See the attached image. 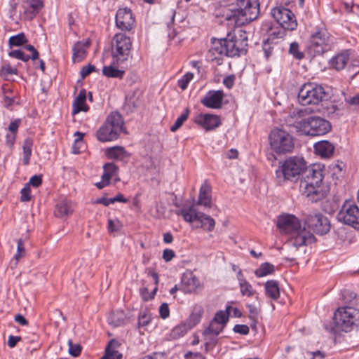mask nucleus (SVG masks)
<instances>
[{"label":"nucleus","mask_w":359,"mask_h":359,"mask_svg":"<svg viewBox=\"0 0 359 359\" xmlns=\"http://www.w3.org/2000/svg\"><path fill=\"white\" fill-rule=\"evenodd\" d=\"M247 41L246 32L241 30L239 31V39L229 34L227 38L215 39L209 51L212 62L219 65L224 56L234 57L245 53Z\"/></svg>","instance_id":"f257e3e1"},{"label":"nucleus","mask_w":359,"mask_h":359,"mask_svg":"<svg viewBox=\"0 0 359 359\" xmlns=\"http://www.w3.org/2000/svg\"><path fill=\"white\" fill-rule=\"evenodd\" d=\"M277 226L283 234L290 236L288 243L298 249L315 241L313 234L305 227L302 228L299 219L292 215H283L278 217Z\"/></svg>","instance_id":"f03ea898"},{"label":"nucleus","mask_w":359,"mask_h":359,"mask_svg":"<svg viewBox=\"0 0 359 359\" xmlns=\"http://www.w3.org/2000/svg\"><path fill=\"white\" fill-rule=\"evenodd\" d=\"M306 109L294 110L291 116L295 118L294 126L305 135L310 136L323 135L331 130L330 122L319 116L303 118Z\"/></svg>","instance_id":"7ed1b4c3"},{"label":"nucleus","mask_w":359,"mask_h":359,"mask_svg":"<svg viewBox=\"0 0 359 359\" xmlns=\"http://www.w3.org/2000/svg\"><path fill=\"white\" fill-rule=\"evenodd\" d=\"M231 6L222 8V17L228 21H232L235 24L238 22L240 16L245 17L246 20L256 19L259 13V3L257 0H231Z\"/></svg>","instance_id":"20e7f679"},{"label":"nucleus","mask_w":359,"mask_h":359,"mask_svg":"<svg viewBox=\"0 0 359 359\" xmlns=\"http://www.w3.org/2000/svg\"><path fill=\"white\" fill-rule=\"evenodd\" d=\"M306 176L300 181L299 189L302 194L313 202H317L325 197V194L320 187L323 180V172L320 169L307 168Z\"/></svg>","instance_id":"39448f33"},{"label":"nucleus","mask_w":359,"mask_h":359,"mask_svg":"<svg viewBox=\"0 0 359 359\" xmlns=\"http://www.w3.org/2000/svg\"><path fill=\"white\" fill-rule=\"evenodd\" d=\"M307 168L302 157L292 156L285 160L276 170V180L282 184L286 181L297 182Z\"/></svg>","instance_id":"423d86ee"},{"label":"nucleus","mask_w":359,"mask_h":359,"mask_svg":"<svg viewBox=\"0 0 359 359\" xmlns=\"http://www.w3.org/2000/svg\"><path fill=\"white\" fill-rule=\"evenodd\" d=\"M335 328L346 332L359 327V309L350 305L339 307L334 313Z\"/></svg>","instance_id":"0eeeda50"},{"label":"nucleus","mask_w":359,"mask_h":359,"mask_svg":"<svg viewBox=\"0 0 359 359\" xmlns=\"http://www.w3.org/2000/svg\"><path fill=\"white\" fill-rule=\"evenodd\" d=\"M123 124L121 115L116 111L111 112L97 131V140L102 142L116 140L123 130Z\"/></svg>","instance_id":"6e6552de"},{"label":"nucleus","mask_w":359,"mask_h":359,"mask_svg":"<svg viewBox=\"0 0 359 359\" xmlns=\"http://www.w3.org/2000/svg\"><path fill=\"white\" fill-rule=\"evenodd\" d=\"M132 41L123 33L114 35L111 41V56L113 65H120L131 57Z\"/></svg>","instance_id":"1a4fd4ad"},{"label":"nucleus","mask_w":359,"mask_h":359,"mask_svg":"<svg viewBox=\"0 0 359 359\" xmlns=\"http://www.w3.org/2000/svg\"><path fill=\"white\" fill-rule=\"evenodd\" d=\"M271 149L279 154L290 153L294 148V139L285 130L275 128L269 137Z\"/></svg>","instance_id":"9d476101"},{"label":"nucleus","mask_w":359,"mask_h":359,"mask_svg":"<svg viewBox=\"0 0 359 359\" xmlns=\"http://www.w3.org/2000/svg\"><path fill=\"white\" fill-rule=\"evenodd\" d=\"M325 97L323 87L315 83L304 84L298 93L299 101L302 105L318 104Z\"/></svg>","instance_id":"9b49d317"},{"label":"nucleus","mask_w":359,"mask_h":359,"mask_svg":"<svg viewBox=\"0 0 359 359\" xmlns=\"http://www.w3.org/2000/svg\"><path fill=\"white\" fill-rule=\"evenodd\" d=\"M179 214L187 222H198L200 223V225L196 227L203 228L208 231H212L215 228V219L205 213L198 212L194 206L182 208L180 210Z\"/></svg>","instance_id":"f8f14e48"},{"label":"nucleus","mask_w":359,"mask_h":359,"mask_svg":"<svg viewBox=\"0 0 359 359\" xmlns=\"http://www.w3.org/2000/svg\"><path fill=\"white\" fill-rule=\"evenodd\" d=\"M333 39L325 29H320L310 38L309 48L315 53L322 54L329 50L333 45Z\"/></svg>","instance_id":"ddd939ff"},{"label":"nucleus","mask_w":359,"mask_h":359,"mask_svg":"<svg viewBox=\"0 0 359 359\" xmlns=\"http://www.w3.org/2000/svg\"><path fill=\"white\" fill-rule=\"evenodd\" d=\"M304 224L313 232L323 235L330 231V222L329 219L320 212H313L306 215Z\"/></svg>","instance_id":"4468645a"},{"label":"nucleus","mask_w":359,"mask_h":359,"mask_svg":"<svg viewBox=\"0 0 359 359\" xmlns=\"http://www.w3.org/2000/svg\"><path fill=\"white\" fill-rule=\"evenodd\" d=\"M271 14L280 26L289 31L297 29V20L294 13L290 9L283 6H277L272 9Z\"/></svg>","instance_id":"2eb2a0df"},{"label":"nucleus","mask_w":359,"mask_h":359,"mask_svg":"<svg viewBox=\"0 0 359 359\" xmlns=\"http://www.w3.org/2000/svg\"><path fill=\"white\" fill-rule=\"evenodd\" d=\"M337 219L344 224L359 229V208L355 205L345 203L338 212Z\"/></svg>","instance_id":"dca6fc26"},{"label":"nucleus","mask_w":359,"mask_h":359,"mask_svg":"<svg viewBox=\"0 0 359 359\" xmlns=\"http://www.w3.org/2000/svg\"><path fill=\"white\" fill-rule=\"evenodd\" d=\"M135 22L131 11L127 8H120L116 15V25L121 30H130Z\"/></svg>","instance_id":"f3484780"},{"label":"nucleus","mask_w":359,"mask_h":359,"mask_svg":"<svg viewBox=\"0 0 359 359\" xmlns=\"http://www.w3.org/2000/svg\"><path fill=\"white\" fill-rule=\"evenodd\" d=\"M201 289V286L198 278L192 273L184 274L182 278L180 290L184 293L196 292Z\"/></svg>","instance_id":"a211bd4d"},{"label":"nucleus","mask_w":359,"mask_h":359,"mask_svg":"<svg viewBox=\"0 0 359 359\" xmlns=\"http://www.w3.org/2000/svg\"><path fill=\"white\" fill-rule=\"evenodd\" d=\"M224 93L222 90L210 91L202 100L201 103L211 109H219L222 105Z\"/></svg>","instance_id":"6ab92c4d"},{"label":"nucleus","mask_w":359,"mask_h":359,"mask_svg":"<svg viewBox=\"0 0 359 359\" xmlns=\"http://www.w3.org/2000/svg\"><path fill=\"white\" fill-rule=\"evenodd\" d=\"M195 122L206 130H214L220 124L219 117L212 114H200L196 117Z\"/></svg>","instance_id":"aec40b11"},{"label":"nucleus","mask_w":359,"mask_h":359,"mask_svg":"<svg viewBox=\"0 0 359 359\" xmlns=\"http://www.w3.org/2000/svg\"><path fill=\"white\" fill-rule=\"evenodd\" d=\"M211 186L208 180H205L201 185L199 191L198 200L197 205H203L205 208H211L212 198H211Z\"/></svg>","instance_id":"412c9836"},{"label":"nucleus","mask_w":359,"mask_h":359,"mask_svg":"<svg viewBox=\"0 0 359 359\" xmlns=\"http://www.w3.org/2000/svg\"><path fill=\"white\" fill-rule=\"evenodd\" d=\"M314 149L316 154L319 155L321 158H328L333 155L334 146L331 142L323 140L316 142L314 144Z\"/></svg>","instance_id":"4be33fe9"},{"label":"nucleus","mask_w":359,"mask_h":359,"mask_svg":"<svg viewBox=\"0 0 359 359\" xmlns=\"http://www.w3.org/2000/svg\"><path fill=\"white\" fill-rule=\"evenodd\" d=\"M89 46L90 41L88 40L77 42L73 47V62L81 61L84 58L86 49Z\"/></svg>","instance_id":"5701e85b"},{"label":"nucleus","mask_w":359,"mask_h":359,"mask_svg":"<svg viewBox=\"0 0 359 359\" xmlns=\"http://www.w3.org/2000/svg\"><path fill=\"white\" fill-rule=\"evenodd\" d=\"M86 93L85 90H81L78 96L76 97L73 102V114H76L80 111H88L89 109L88 106L86 104Z\"/></svg>","instance_id":"b1692460"},{"label":"nucleus","mask_w":359,"mask_h":359,"mask_svg":"<svg viewBox=\"0 0 359 359\" xmlns=\"http://www.w3.org/2000/svg\"><path fill=\"white\" fill-rule=\"evenodd\" d=\"M74 206L71 201H62L57 204L55 210V215L57 217H65L71 215Z\"/></svg>","instance_id":"393cba45"},{"label":"nucleus","mask_w":359,"mask_h":359,"mask_svg":"<svg viewBox=\"0 0 359 359\" xmlns=\"http://www.w3.org/2000/svg\"><path fill=\"white\" fill-rule=\"evenodd\" d=\"M237 278L239 283L240 290L243 296L248 297H252L255 293L252 286L243 277L242 271L240 270L237 274Z\"/></svg>","instance_id":"a878e982"},{"label":"nucleus","mask_w":359,"mask_h":359,"mask_svg":"<svg viewBox=\"0 0 359 359\" xmlns=\"http://www.w3.org/2000/svg\"><path fill=\"white\" fill-rule=\"evenodd\" d=\"M265 292L268 297L273 300H276L280 297V288L278 283L276 280H268L265 283Z\"/></svg>","instance_id":"bb28decb"},{"label":"nucleus","mask_w":359,"mask_h":359,"mask_svg":"<svg viewBox=\"0 0 359 359\" xmlns=\"http://www.w3.org/2000/svg\"><path fill=\"white\" fill-rule=\"evenodd\" d=\"M348 60V54L347 53H342L333 57L330 61V64L337 70H341L345 67Z\"/></svg>","instance_id":"cd10ccee"},{"label":"nucleus","mask_w":359,"mask_h":359,"mask_svg":"<svg viewBox=\"0 0 359 359\" xmlns=\"http://www.w3.org/2000/svg\"><path fill=\"white\" fill-rule=\"evenodd\" d=\"M106 154L109 158L116 160H123L127 156V152L121 146L108 148L106 151Z\"/></svg>","instance_id":"c85d7f7f"},{"label":"nucleus","mask_w":359,"mask_h":359,"mask_svg":"<svg viewBox=\"0 0 359 359\" xmlns=\"http://www.w3.org/2000/svg\"><path fill=\"white\" fill-rule=\"evenodd\" d=\"M203 312L202 306L196 305L194 306L192 313L187 320L191 327H194L200 323Z\"/></svg>","instance_id":"c756f323"},{"label":"nucleus","mask_w":359,"mask_h":359,"mask_svg":"<svg viewBox=\"0 0 359 359\" xmlns=\"http://www.w3.org/2000/svg\"><path fill=\"white\" fill-rule=\"evenodd\" d=\"M192 327L186 321L175 326L170 332V337L177 339L183 337Z\"/></svg>","instance_id":"7c9ffc66"},{"label":"nucleus","mask_w":359,"mask_h":359,"mask_svg":"<svg viewBox=\"0 0 359 359\" xmlns=\"http://www.w3.org/2000/svg\"><path fill=\"white\" fill-rule=\"evenodd\" d=\"M287 29H285L282 26H279L277 27H271L268 30V39L269 41H271V43H274V40L276 39H283L286 34Z\"/></svg>","instance_id":"2f4dec72"},{"label":"nucleus","mask_w":359,"mask_h":359,"mask_svg":"<svg viewBox=\"0 0 359 359\" xmlns=\"http://www.w3.org/2000/svg\"><path fill=\"white\" fill-rule=\"evenodd\" d=\"M33 146V140L32 138H26L22 144L23 149V163L28 165L29 163Z\"/></svg>","instance_id":"473e14b6"},{"label":"nucleus","mask_w":359,"mask_h":359,"mask_svg":"<svg viewBox=\"0 0 359 359\" xmlns=\"http://www.w3.org/2000/svg\"><path fill=\"white\" fill-rule=\"evenodd\" d=\"M102 73L107 77L122 79L125 72L118 69L113 65H109L103 67Z\"/></svg>","instance_id":"72a5a7b5"},{"label":"nucleus","mask_w":359,"mask_h":359,"mask_svg":"<svg viewBox=\"0 0 359 359\" xmlns=\"http://www.w3.org/2000/svg\"><path fill=\"white\" fill-rule=\"evenodd\" d=\"M117 342L115 340L110 341L106 348L105 354L101 359H121L122 355L117 351L112 350V348H114Z\"/></svg>","instance_id":"f704fd0d"},{"label":"nucleus","mask_w":359,"mask_h":359,"mask_svg":"<svg viewBox=\"0 0 359 359\" xmlns=\"http://www.w3.org/2000/svg\"><path fill=\"white\" fill-rule=\"evenodd\" d=\"M18 74V69L11 67L8 63L3 65L0 69V77L5 80H10L13 75Z\"/></svg>","instance_id":"c9c22d12"},{"label":"nucleus","mask_w":359,"mask_h":359,"mask_svg":"<svg viewBox=\"0 0 359 359\" xmlns=\"http://www.w3.org/2000/svg\"><path fill=\"white\" fill-rule=\"evenodd\" d=\"M274 266L269 262H265L256 269L255 273L257 277H264L274 272Z\"/></svg>","instance_id":"e433bc0d"},{"label":"nucleus","mask_w":359,"mask_h":359,"mask_svg":"<svg viewBox=\"0 0 359 359\" xmlns=\"http://www.w3.org/2000/svg\"><path fill=\"white\" fill-rule=\"evenodd\" d=\"M224 325L215 323V321H211L209 327L204 331L205 336L214 335L217 336L224 329Z\"/></svg>","instance_id":"4c0bfd02"},{"label":"nucleus","mask_w":359,"mask_h":359,"mask_svg":"<svg viewBox=\"0 0 359 359\" xmlns=\"http://www.w3.org/2000/svg\"><path fill=\"white\" fill-rule=\"evenodd\" d=\"M27 4L29 8H27V12L32 14H36L43 7V0H27Z\"/></svg>","instance_id":"58836bf2"},{"label":"nucleus","mask_w":359,"mask_h":359,"mask_svg":"<svg viewBox=\"0 0 359 359\" xmlns=\"http://www.w3.org/2000/svg\"><path fill=\"white\" fill-rule=\"evenodd\" d=\"M109 324L118 327L123 324L124 316L123 313H112L108 318Z\"/></svg>","instance_id":"ea45409f"},{"label":"nucleus","mask_w":359,"mask_h":359,"mask_svg":"<svg viewBox=\"0 0 359 359\" xmlns=\"http://www.w3.org/2000/svg\"><path fill=\"white\" fill-rule=\"evenodd\" d=\"M189 114V109L187 108L185 111L177 118L175 123L170 127L172 132L177 131L188 118Z\"/></svg>","instance_id":"a19ab883"},{"label":"nucleus","mask_w":359,"mask_h":359,"mask_svg":"<svg viewBox=\"0 0 359 359\" xmlns=\"http://www.w3.org/2000/svg\"><path fill=\"white\" fill-rule=\"evenodd\" d=\"M2 91L4 95V105L8 107L14 102V97L12 96L13 90L8 85H4L2 87Z\"/></svg>","instance_id":"79ce46f5"},{"label":"nucleus","mask_w":359,"mask_h":359,"mask_svg":"<svg viewBox=\"0 0 359 359\" xmlns=\"http://www.w3.org/2000/svg\"><path fill=\"white\" fill-rule=\"evenodd\" d=\"M343 300L346 305L355 306L356 305V294L349 290H344L342 294Z\"/></svg>","instance_id":"37998d69"},{"label":"nucleus","mask_w":359,"mask_h":359,"mask_svg":"<svg viewBox=\"0 0 359 359\" xmlns=\"http://www.w3.org/2000/svg\"><path fill=\"white\" fill-rule=\"evenodd\" d=\"M9 44L11 46H19L27 42V39L24 33H20L15 36H13L9 39Z\"/></svg>","instance_id":"c03bdc74"},{"label":"nucleus","mask_w":359,"mask_h":359,"mask_svg":"<svg viewBox=\"0 0 359 359\" xmlns=\"http://www.w3.org/2000/svg\"><path fill=\"white\" fill-rule=\"evenodd\" d=\"M229 320V313L227 311H219L216 313L213 320L215 323L222 324L225 326Z\"/></svg>","instance_id":"a18cd8bd"},{"label":"nucleus","mask_w":359,"mask_h":359,"mask_svg":"<svg viewBox=\"0 0 359 359\" xmlns=\"http://www.w3.org/2000/svg\"><path fill=\"white\" fill-rule=\"evenodd\" d=\"M25 254V249L24 247V242H23L22 239L20 238L18 241L17 252L14 256V259L15 261V266H16L18 264L19 259L21 257H24Z\"/></svg>","instance_id":"49530a36"},{"label":"nucleus","mask_w":359,"mask_h":359,"mask_svg":"<svg viewBox=\"0 0 359 359\" xmlns=\"http://www.w3.org/2000/svg\"><path fill=\"white\" fill-rule=\"evenodd\" d=\"M69 353L73 357H77L81 354L82 347L79 344H73L72 340L68 341Z\"/></svg>","instance_id":"de8ad7c7"},{"label":"nucleus","mask_w":359,"mask_h":359,"mask_svg":"<svg viewBox=\"0 0 359 359\" xmlns=\"http://www.w3.org/2000/svg\"><path fill=\"white\" fill-rule=\"evenodd\" d=\"M157 290L158 287L157 286H156L151 291V292L149 293L147 287H142L140 290V292L142 299L147 302L150 299H152L154 297Z\"/></svg>","instance_id":"09e8293b"},{"label":"nucleus","mask_w":359,"mask_h":359,"mask_svg":"<svg viewBox=\"0 0 359 359\" xmlns=\"http://www.w3.org/2000/svg\"><path fill=\"white\" fill-rule=\"evenodd\" d=\"M151 320V316L149 313L146 311L140 313L138 317L139 327L147 326L150 323Z\"/></svg>","instance_id":"8fccbe9b"},{"label":"nucleus","mask_w":359,"mask_h":359,"mask_svg":"<svg viewBox=\"0 0 359 359\" xmlns=\"http://www.w3.org/2000/svg\"><path fill=\"white\" fill-rule=\"evenodd\" d=\"M194 74L192 73H187L182 79L178 81V86L182 90H185L191 80H192Z\"/></svg>","instance_id":"3c124183"},{"label":"nucleus","mask_w":359,"mask_h":359,"mask_svg":"<svg viewBox=\"0 0 359 359\" xmlns=\"http://www.w3.org/2000/svg\"><path fill=\"white\" fill-rule=\"evenodd\" d=\"M123 225L118 219H108V230L109 232L118 231L122 228Z\"/></svg>","instance_id":"603ef678"},{"label":"nucleus","mask_w":359,"mask_h":359,"mask_svg":"<svg viewBox=\"0 0 359 359\" xmlns=\"http://www.w3.org/2000/svg\"><path fill=\"white\" fill-rule=\"evenodd\" d=\"M289 52L297 59L299 60L304 57L303 53L299 50V45L296 42L290 44Z\"/></svg>","instance_id":"864d4df0"},{"label":"nucleus","mask_w":359,"mask_h":359,"mask_svg":"<svg viewBox=\"0 0 359 359\" xmlns=\"http://www.w3.org/2000/svg\"><path fill=\"white\" fill-rule=\"evenodd\" d=\"M103 168L104 172L109 174V176L111 177L115 175L117 172V167L112 163H106Z\"/></svg>","instance_id":"5fc2aeb1"},{"label":"nucleus","mask_w":359,"mask_h":359,"mask_svg":"<svg viewBox=\"0 0 359 359\" xmlns=\"http://www.w3.org/2000/svg\"><path fill=\"white\" fill-rule=\"evenodd\" d=\"M31 200V189L29 185H26L21 190V201H29Z\"/></svg>","instance_id":"6e6d98bb"},{"label":"nucleus","mask_w":359,"mask_h":359,"mask_svg":"<svg viewBox=\"0 0 359 359\" xmlns=\"http://www.w3.org/2000/svg\"><path fill=\"white\" fill-rule=\"evenodd\" d=\"M160 316L163 319L167 318L170 315V310L167 303H163L159 308Z\"/></svg>","instance_id":"4d7b16f0"},{"label":"nucleus","mask_w":359,"mask_h":359,"mask_svg":"<svg viewBox=\"0 0 359 359\" xmlns=\"http://www.w3.org/2000/svg\"><path fill=\"white\" fill-rule=\"evenodd\" d=\"M95 71V67L91 65H88L87 66H84L81 69V76L82 79L86 78L88 76L91 72Z\"/></svg>","instance_id":"13d9d810"},{"label":"nucleus","mask_w":359,"mask_h":359,"mask_svg":"<svg viewBox=\"0 0 359 359\" xmlns=\"http://www.w3.org/2000/svg\"><path fill=\"white\" fill-rule=\"evenodd\" d=\"M272 43H271V41H269V40L264 43L263 50L266 59H268L273 53V48L271 46Z\"/></svg>","instance_id":"bf43d9fd"},{"label":"nucleus","mask_w":359,"mask_h":359,"mask_svg":"<svg viewBox=\"0 0 359 359\" xmlns=\"http://www.w3.org/2000/svg\"><path fill=\"white\" fill-rule=\"evenodd\" d=\"M233 330L236 333H239L245 335L249 333V327L245 325H236Z\"/></svg>","instance_id":"052dcab7"},{"label":"nucleus","mask_w":359,"mask_h":359,"mask_svg":"<svg viewBox=\"0 0 359 359\" xmlns=\"http://www.w3.org/2000/svg\"><path fill=\"white\" fill-rule=\"evenodd\" d=\"M247 308L248 309V311L250 313V318L255 320L259 314L257 308L252 304L247 305Z\"/></svg>","instance_id":"680f3d73"},{"label":"nucleus","mask_w":359,"mask_h":359,"mask_svg":"<svg viewBox=\"0 0 359 359\" xmlns=\"http://www.w3.org/2000/svg\"><path fill=\"white\" fill-rule=\"evenodd\" d=\"M175 256V252L170 249H165L163 252V258L165 262H170Z\"/></svg>","instance_id":"e2e57ef3"},{"label":"nucleus","mask_w":359,"mask_h":359,"mask_svg":"<svg viewBox=\"0 0 359 359\" xmlns=\"http://www.w3.org/2000/svg\"><path fill=\"white\" fill-rule=\"evenodd\" d=\"M41 182L42 179L41 176L34 175L30 178L29 184L27 185H32L33 187H38L41 184Z\"/></svg>","instance_id":"0e129e2a"},{"label":"nucleus","mask_w":359,"mask_h":359,"mask_svg":"<svg viewBox=\"0 0 359 359\" xmlns=\"http://www.w3.org/2000/svg\"><path fill=\"white\" fill-rule=\"evenodd\" d=\"M20 340H21V337H20L10 335L8 337V345L11 348H13V347L15 346L17 343L18 341H20Z\"/></svg>","instance_id":"69168bd1"},{"label":"nucleus","mask_w":359,"mask_h":359,"mask_svg":"<svg viewBox=\"0 0 359 359\" xmlns=\"http://www.w3.org/2000/svg\"><path fill=\"white\" fill-rule=\"evenodd\" d=\"M20 125V120H15L10 123L8 126V130L12 133V134L15 135L18 132V129Z\"/></svg>","instance_id":"338daca9"},{"label":"nucleus","mask_w":359,"mask_h":359,"mask_svg":"<svg viewBox=\"0 0 359 359\" xmlns=\"http://www.w3.org/2000/svg\"><path fill=\"white\" fill-rule=\"evenodd\" d=\"M184 357L186 359H205V357L200 353L188 352Z\"/></svg>","instance_id":"774afa93"}]
</instances>
